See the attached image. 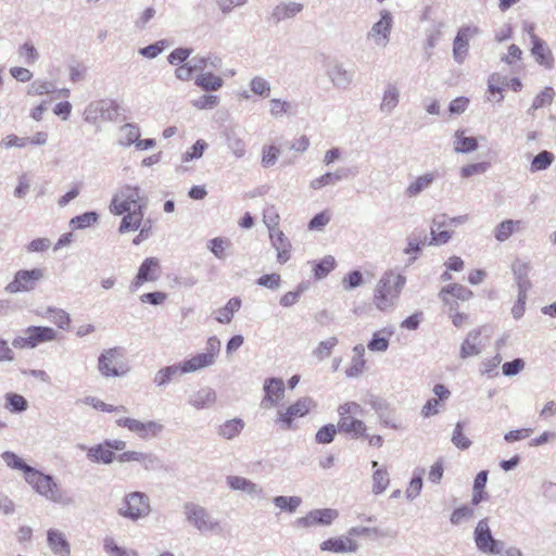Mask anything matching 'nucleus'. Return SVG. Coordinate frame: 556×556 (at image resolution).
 Masks as SVG:
<instances>
[{"mask_svg": "<svg viewBox=\"0 0 556 556\" xmlns=\"http://www.w3.org/2000/svg\"><path fill=\"white\" fill-rule=\"evenodd\" d=\"M406 283V277L393 270L386 271L379 279L374 295V303L379 311L393 309Z\"/></svg>", "mask_w": 556, "mask_h": 556, "instance_id": "obj_1", "label": "nucleus"}, {"mask_svg": "<svg viewBox=\"0 0 556 556\" xmlns=\"http://www.w3.org/2000/svg\"><path fill=\"white\" fill-rule=\"evenodd\" d=\"M25 481L47 501L64 506L73 503V500L65 495L52 476L46 475L36 468L31 470Z\"/></svg>", "mask_w": 556, "mask_h": 556, "instance_id": "obj_2", "label": "nucleus"}, {"mask_svg": "<svg viewBox=\"0 0 556 556\" xmlns=\"http://www.w3.org/2000/svg\"><path fill=\"white\" fill-rule=\"evenodd\" d=\"M338 413L340 419L338 422V430L353 438L367 437L366 425L357 417L362 415L363 408L355 402H348L339 406Z\"/></svg>", "mask_w": 556, "mask_h": 556, "instance_id": "obj_3", "label": "nucleus"}, {"mask_svg": "<svg viewBox=\"0 0 556 556\" xmlns=\"http://www.w3.org/2000/svg\"><path fill=\"white\" fill-rule=\"evenodd\" d=\"M146 206L147 200L141 195V189L139 187L125 186L114 194L110 204V211L114 215H123L137 207L143 211Z\"/></svg>", "mask_w": 556, "mask_h": 556, "instance_id": "obj_4", "label": "nucleus"}, {"mask_svg": "<svg viewBox=\"0 0 556 556\" xmlns=\"http://www.w3.org/2000/svg\"><path fill=\"white\" fill-rule=\"evenodd\" d=\"M98 370L104 378L123 377L129 367L124 362V351L115 346L104 350L98 357Z\"/></svg>", "mask_w": 556, "mask_h": 556, "instance_id": "obj_5", "label": "nucleus"}, {"mask_svg": "<svg viewBox=\"0 0 556 556\" xmlns=\"http://www.w3.org/2000/svg\"><path fill=\"white\" fill-rule=\"evenodd\" d=\"M473 541L477 549L488 556L501 554L505 543L496 540L490 528V519L482 518L473 530Z\"/></svg>", "mask_w": 556, "mask_h": 556, "instance_id": "obj_6", "label": "nucleus"}, {"mask_svg": "<svg viewBox=\"0 0 556 556\" xmlns=\"http://www.w3.org/2000/svg\"><path fill=\"white\" fill-rule=\"evenodd\" d=\"M220 352V340L213 336L206 341L205 351L198 353L189 359L182 361V369L186 374H191L207 367L213 366L216 363V358Z\"/></svg>", "mask_w": 556, "mask_h": 556, "instance_id": "obj_7", "label": "nucleus"}, {"mask_svg": "<svg viewBox=\"0 0 556 556\" xmlns=\"http://www.w3.org/2000/svg\"><path fill=\"white\" fill-rule=\"evenodd\" d=\"M151 511L149 496L139 491L130 492L123 498L118 514L132 521L147 517Z\"/></svg>", "mask_w": 556, "mask_h": 556, "instance_id": "obj_8", "label": "nucleus"}, {"mask_svg": "<svg viewBox=\"0 0 556 556\" xmlns=\"http://www.w3.org/2000/svg\"><path fill=\"white\" fill-rule=\"evenodd\" d=\"M184 514L187 521L200 532H215L219 529V522L211 516L205 507L197 503H185Z\"/></svg>", "mask_w": 556, "mask_h": 556, "instance_id": "obj_9", "label": "nucleus"}, {"mask_svg": "<svg viewBox=\"0 0 556 556\" xmlns=\"http://www.w3.org/2000/svg\"><path fill=\"white\" fill-rule=\"evenodd\" d=\"M315 407L316 403L312 397L303 396L288 406L286 410H278L276 422L280 424L282 429L291 430L294 419L304 417Z\"/></svg>", "mask_w": 556, "mask_h": 556, "instance_id": "obj_10", "label": "nucleus"}, {"mask_svg": "<svg viewBox=\"0 0 556 556\" xmlns=\"http://www.w3.org/2000/svg\"><path fill=\"white\" fill-rule=\"evenodd\" d=\"M45 278L42 268L21 269L15 273L14 279L7 285L5 291L14 294L20 292H28Z\"/></svg>", "mask_w": 556, "mask_h": 556, "instance_id": "obj_11", "label": "nucleus"}, {"mask_svg": "<svg viewBox=\"0 0 556 556\" xmlns=\"http://www.w3.org/2000/svg\"><path fill=\"white\" fill-rule=\"evenodd\" d=\"M56 332L53 328L30 326L25 330L24 337H17L13 340L12 345L17 349H34L43 342L53 341Z\"/></svg>", "mask_w": 556, "mask_h": 556, "instance_id": "obj_12", "label": "nucleus"}, {"mask_svg": "<svg viewBox=\"0 0 556 556\" xmlns=\"http://www.w3.org/2000/svg\"><path fill=\"white\" fill-rule=\"evenodd\" d=\"M84 116L88 123H96L99 118L115 121L118 116V104L110 99L93 101L85 109Z\"/></svg>", "mask_w": 556, "mask_h": 556, "instance_id": "obj_13", "label": "nucleus"}, {"mask_svg": "<svg viewBox=\"0 0 556 556\" xmlns=\"http://www.w3.org/2000/svg\"><path fill=\"white\" fill-rule=\"evenodd\" d=\"M116 424L119 427L127 428L130 432L136 433L142 440H148L149 438L159 435L164 428L162 424L154 420L142 422L129 417L118 418Z\"/></svg>", "mask_w": 556, "mask_h": 556, "instance_id": "obj_14", "label": "nucleus"}, {"mask_svg": "<svg viewBox=\"0 0 556 556\" xmlns=\"http://www.w3.org/2000/svg\"><path fill=\"white\" fill-rule=\"evenodd\" d=\"M393 17L390 11L382 10L380 20L376 22L367 33V39L378 47H386L390 41Z\"/></svg>", "mask_w": 556, "mask_h": 556, "instance_id": "obj_15", "label": "nucleus"}, {"mask_svg": "<svg viewBox=\"0 0 556 556\" xmlns=\"http://www.w3.org/2000/svg\"><path fill=\"white\" fill-rule=\"evenodd\" d=\"M264 397L261 401V407L269 409L277 407L285 396V382L281 378H268L264 382Z\"/></svg>", "mask_w": 556, "mask_h": 556, "instance_id": "obj_16", "label": "nucleus"}, {"mask_svg": "<svg viewBox=\"0 0 556 556\" xmlns=\"http://www.w3.org/2000/svg\"><path fill=\"white\" fill-rule=\"evenodd\" d=\"M478 34V27L463 26L458 29L453 41V58L456 63H464L469 50V39Z\"/></svg>", "mask_w": 556, "mask_h": 556, "instance_id": "obj_17", "label": "nucleus"}, {"mask_svg": "<svg viewBox=\"0 0 556 556\" xmlns=\"http://www.w3.org/2000/svg\"><path fill=\"white\" fill-rule=\"evenodd\" d=\"M339 516L338 510L332 508L313 509L304 517L296 520V525L302 528H309L313 526H329Z\"/></svg>", "mask_w": 556, "mask_h": 556, "instance_id": "obj_18", "label": "nucleus"}, {"mask_svg": "<svg viewBox=\"0 0 556 556\" xmlns=\"http://www.w3.org/2000/svg\"><path fill=\"white\" fill-rule=\"evenodd\" d=\"M160 262L156 257H148L140 265L135 279L131 281L130 291H136L144 282L155 281L159 278Z\"/></svg>", "mask_w": 556, "mask_h": 556, "instance_id": "obj_19", "label": "nucleus"}, {"mask_svg": "<svg viewBox=\"0 0 556 556\" xmlns=\"http://www.w3.org/2000/svg\"><path fill=\"white\" fill-rule=\"evenodd\" d=\"M530 270L531 266L529 262L516 260L511 264V271L514 275V280L517 287L518 294L528 295L529 290L532 288V282L529 279Z\"/></svg>", "mask_w": 556, "mask_h": 556, "instance_id": "obj_20", "label": "nucleus"}, {"mask_svg": "<svg viewBox=\"0 0 556 556\" xmlns=\"http://www.w3.org/2000/svg\"><path fill=\"white\" fill-rule=\"evenodd\" d=\"M358 547V543L350 538L349 534L330 538L319 545L320 551L332 553H356Z\"/></svg>", "mask_w": 556, "mask_h": 556, "instance_id": "obj_21", "label": "nucleus"}, {"mask_svg": "<svg viewBox=\"0 0 556 556\" xmlns=\"http://www.w3.org/2000/svg\"><path fill=\"white\" fill-rule=\"evenodd\" d=\"M531 53L535 61L546 68H552L554 65V58L545 41L539 38L535 34H531Z\"/></svg>", "mask_w": 556, "mask_h": 556, "instance_id": "obj_22", "label": "nucleus"}, {"mask_svg": "<svg viewBox=\"0 0 556 556\" xmlns=\"http://www.w3.org/2000/svg\"><path fill=\"white\" fill-rule=\"evenodd\" d=\"M217 401V394L215 390L210 387H204L194 392L188 403L195 409H207L214 406Z\"/></svg>", "mask_w": 556, "mask_h": 556, "instance_id": "obj_23", "label": "nucleus"}, {"mask_svg": "<svg viewBox=\"0 0 556 556\" xmlns=\"http://www.w3.org/2000/svg\"><path fill=\"white\" fill-rule=\"evenodd\" d=\"M226 482L231 490L242 491L252 497H260L263 493L258 484L240 476H228Z\"/></svg>", "mask_w": 556, "mask_h": 556, "instance_id": "obj_24", "label": "nucleus"}, {"mask_svg": "<svg viewBox=\"0 0 556 556\" xmlns=\"http://www.w3.org/2000/svg\"><path fill=\"white\" fill-rule=\"evenodd\" d=\"M438 174L435 172H428L418 177H416L409 185L405 188V195L407 198H416L425 190L429 189L431 185L437 179Z\"/></svg>", "mask_w": 556, "mask_h": 556, "instance_id": "obj_25", "label": "nucleus"}, {"mask_svg": "<svg viewBox=\"0 0 556 556\" xmlns=\"http://www.w3.org/2000/svg\"><path fill=\"white\" fill-rule=\"evenodd\" d=\"M446 294H451L462 301L469 300L473 295L471 290L458 283H452L442 288V290L439 293V296L445 304L450 305L451 311H455L458 306V303L450 302L448 299L446 298Z\"/></svg>", "mask_w": 556, "mask_h": 556, "instance_id": "obj_26", "label": "nucleus"}, {"mask_svg": "<svg viewBox=\"0 0 556 556\" xmlns=\"http://www.w3.org/2000/svg\"><path fill=\"white\" fill-rule=\"evenodd\" d=\"M186 372L182 369V364L177 363L169 366H165L161 369H159L154 377H153V383L157 388H165L168 383H170L173 380H175L178 376L185 375Z\"/></svg>", "mask_w": 556, "mask_h": 556, "instance_id": "obj_27", "label": "nucleus"}, {"mask_svg": "<svg viewBox=\"0 0 556 556\" xmlns=\"http://www.w3.org/2000/svg\"><path fill=\"white\" fill-rule=\"evenodd\" d=\"M400 102V89L394 83H388L384 87L380 111L384 115H390Z\"/></svg>", "mask_w": 556, "mask_h": 556, "instance_id": "obj_28", "label": "nucleus"}, {"mask_svg": "<svg viewBox=\"0 0 556 556\" xmlns=\"http://www.w3.org/2000/svg\"><path fill=\"white\" fill-rule=\"evenodd\" d=\"M327 75L334 87L346 89L353 81V72L344 68L342 64H334L327 71Z\"/></svg>", "mask_w": 556, "mask_h": 556, "instance_id": "obj_29", "label": "nucleus"}, {"mask_svg": "<svg viewBox=\"0 0 556 556\" xmlns=\"http://www.w3.org/2000/svg\"><path fill=\"white\" fill-rule=\"evenodd\" d=\"M407 247L404 253L409 255L407 266L412 265L421 253V248L427 243V236L425 231L413 232L407 237Z\"/></svg>", "mask_w": 556, "mask_h": 556, "instance_id": "obj_30", "label": "nucleus"}, {"mask_svg": "<svg viewBox=\"0 0 556 556\" xmlns=\"http://www.w3.org/2000/svg\"><path fill=\"white\" fill-rule=\"evenodd\" d=\"M349 176H350V169L341 167V168H338L333 173L328 172V173L321 175L320 177L313 179L309 182V187L314 190H319L326 186L334 185L338 181L348 179Z\"/></svg>", "mask_w": 556, "mask_h": 556, "instance_id": "obj_31", "label": "nucleus"}, {"mask_svg": "<svg viewBox=\"0 0 556 556\" xmlns=\"http://www.w3.org/2000/svg\"><path fill=\"white\" fill-rule=\"evenodd\" d=\"M87 457L92 463L110 465L117 456L106 446L104 441L101 444L89 447L87 450Z\"/></svg>", "mask_w": 556, "mask_h": 556, "instance_id": "obj_32", "label": "nucleus"}, {"mask_svg": "<svg viewBox=\"0 0 556 556\" xmlns=\"http://www.w3.org/2000/svg\"><path fill=\"white\" fill-rule=\"evenodd\" d=\"M303 10V4L298 2H281L276 5L271 12V18L275 23L292 18Z\"/></svg>", "mask_w": 556, "mask_h": 556, "instance_id": "obj_33", "label": "nucleus"}, {"mask_svg": "<svg viewBox=\"0 0 556 556\" xmlns=\"http://www.w3.org/2000/svg\"><path fill=\"white\" fill-rule=\"evenodd\" d=\"M481 330L475 329L468 332L467 338L460 345L459 356L465 359L481 353L480 349Z\"/></svg>", "mask_w": 556, "mask_h": 556, "instance_id": "obj_34", "label": "nucleus"}, {"mask_svg": "<svg viewBox=\"0 0 556 556\" xmlns=\"http://www.w3.org/2000/svg\"><path fill=\"white\" fill-rule=\"evenodd\" d=\"M48 544L56 556H70L71 548L64 534L58 530L48 531Z\"/></svg>", "mask_w": 556, "mask_h": 556, "instance_id": "obj_35", "label": "nucleus"}, {"mask_svg": "<svg viewBox=\"0 0 556 556\" xmlns=\"http://www.w3.org/2000/svg\"><path fill=\"white\" fill-rule=\"evenodd\" d=\"M197 87L206 92L217 91L224 86V79L212 72L200 73L194 78Z\"/></svg>", "mask_w": 556, "mask_h": 556, "instance_id": "obj_36", "label": "nucleus"}, {"mask_svg": "<svg viewBox=\"0 0 556 556\" xmlns=\"http://www.w3.org/2000/svg\"><path fill=\"white\" fill-rule=\"evenodd\" d=\"M143 220V211L134 208L131 212H126L118 227L119 233L136 231L140 228Z\"/></svg>", "mask_w": 556, "mask_h": 556, "instance_id": "obj_37", "label": "nucleus"}, {"mask_svg": "<svg viewBox=\"0 0 556 556\" xmlns=\"http://www.w3.org/2000/svg\"><path fill=\"white\" fill-rule=\"evenodd\" d=\"M269 113L274 118H281L283 115H294L296 105L293 102L274 98L269 101Z\"/></svg>", "mask_w": 556, "mask_h": 556, "instance_id": "obj_38", "label": "nucleus"}, {"mask_svg": "<svg viewBox=\"0 0 556 556\" xmlns=\"http://www.w3.org/2000/svg\"><path fill=\"white\" fill-rule=\"evenodd\" d=\"M244 421L241 418L226 420L218 428V434L227 440L238 437L244 428Z\"/></svg>", "mask_w": 556, "mask_h": 556, "instance_id": "obj_39", "label": "nucleus"}, {"mask_svg": "<svg viewBox=\"0 0 556 556\" xmlns=\"http://www.w3.org/2000/svg\"><path fill=\"white\" fill-rule=\"evenodd\" d=\"M464 130L455 132L454 150L457 153H470L478 149V141L475 137H465Z\"/></svg>", "mask_w": 556, "mask_h": 556, "instance_id": "obj_40", "label": "nucleus"}, {"mask_svg": "<svg viewBox=\"0 0 556 556\" xmlns=\"http://www.w3.org/2000/svg\"><path fill=\"white\" fill-rule=\"evenodd\" d=\"M240 306L241 300L239 298H231L224 307L216 311V320L220 324H229Z\"/></svg>", "mask_w": 556, "mask_h": 556, "instance_id": "obj_41", "label": "nucleus"}, {"mask_svg": "<svg viewBox=\"0 0 556 556\" xmlns=\"http://www.w3.org/2000/svg\"><path fill=\"white\" fill-rule=\"evenodd\" d=\"M393 334L392 330L382 329L374 333L367 348L371 352H386L389 348V337Z\"/></svg>", "mask_w": 556, "mask_h": 556, "instance_id": "obj_42", "label": "nucleus"}, {"mask_svg": "<svg viewBox=\"0 0 556 556\" xmlns=\"http://www.w3.org/2000/svg\"><path fill=\"white\" fill-rule=\"evenodd\" d=\"M1 458L7 464L8 467L23 471L25 479L34 469V467L27 465L20 456H17L13 452H3Z\"/></svg>", "mask_w": 556, "mask_h": 556, "instance_id": "obj_43", "label": "nucleus"}, {"mask_svg": "<svg viewBox=\"0 0 556 556\" xmlns=\"http://www.w3.org/2000/svg\"><path fill=\"white\" fill-rule=\"evenodd\" d=\"M193 63V70L197 72L204 73L203 71L207 67L219 68L222 67L223 61L218 55L207 54L206 56H193L191 59Z\"/></svg>", "mask_w": 556, "mask_h": 556, "instance_id": "obj_44", "label": "nucleus"}, {"mask_svg": "<svg viewBox=\"0 0 556 556\" xmlns=\"http://www.w3.org/2000/svg\"><path fill=\"white\" fill-rule=\"evenodd\" d=\"M521 220L506 219L501 222L494 229V237L497 241L504 242L509 239Z\"/></svg>", "mask_w": 556, "mask_h": 556, "instance_id": "obj_45", "label": "nucleus"}, {"mask_svg": "<svg viewBox=\"0 0 556 556\" xmlns=\"http://www.w3.org/2000/svg\"><path fill=\"white\" fill-rule=\"evenodd\" d=\"M555 156L552 152L543 150L538 153L531 161L530 172L538 173L547 169L554 162Z\"/></svg>", "mask_w": 556, "mask_h": 556, "instance_id": "obj_46", "label": "nucleus"}, {"mask_svg": "<svg viewBox=\"0 0 556 556\" xmlns=\"http://www.w3.org/2000/svg\"><path fill=\"white\" fill-rule=\"evenodd\" d=\"M140 138V129L135 124H125L121 127V138L118 140L121 146L129 147L137 143Z\"/></svg>", "mask_w": 556, "mask_h": 556, "instance_id": "obj_47", "label": "nucleus"}, {"mask_svg": "<svg viewBox=\"0 0 556 556\" xmlns=\"http://www.w3.org/2000/svg\"><path fill=\"white\" fill-rule=\"evenodd\" d=\"M390 483L389 472L386 468H377L372 475V493L378 495L384 492Z\"/></svg>", "mask_w": 556, "mask_h": 556, "instance_id": "obj_48", "label": "nucleus"}, {"mask_svg": "<svg viewBox=\"0 0 556 556\" xmlns=\"http://www.w3.org/2000/svg\"><path fill=\"white\" fill-rule=\"evenodd\" d=\"M45 316L61 329H66L71 323L70 314L61 308L48 307Z\"/></svg>", "mask_w": 556, "mask_h": 556, "instance_id": "obj_49", "label": "nucleus"}, {"mask_svg": "<svg viewBox=\"0 0 556 556\" xmlns=\"http://www.w3.org/2000/svg\"><path fill=\"white\" fill-rule=\"evenodd\" d=\"M5 408L11 413H23L28 408V402L17 393L5 394Z\"/></svg>", "mask_w": 556, "mask_h": 556, "instance_id": "obj_50", "label": "nucleus"}, {"mask_svg": "<svg viewBox=\"0 0 556 556\" xmlns=\"http://www.w3.org/2000/svg\"><path fill=\"white\" fill-rule=\"evenodd\" d=\"M249 86H250L251 91L255 96H258L262 98L269 97L271 86H270V83L266 78H264L262 76H255L250 80Z\"/></svg>", "mask_w": 556, "mask_h": 556, "instance_id": "obj_51", "label": "nucleus"}, {"mask_svg": "<svg viewBox=\"0 0 556 556\" xmlns=\"http://www.w3.org/2000/svg\"><path fill=\"white\" fill-rule=\"evenodd\" d=\"M554 99V90L552 87H545L533 100L531 108L528 110L529 114L538 109L551 105Z\"/></svg>", "mask_w": 556, "mask_h": 556, "instance_id": "obj_52", "label": "nucleus"}, {"mask_svg": "<svg viewBox=\"0 0 556 556\" xmlns=\"http://www.w3.org/2000/svg\"><path fill=\"white\" fill-rule=\"evenodd\" d=\"M103 548L109 556H138L137 552L118 546L111 536L104 539Z\"/></svg>", "mask_w": 556, "mask_h": 556, "instance_id": "obj_53", "label": "nucleus"}, {"mask_svg": "<svg viewBox=\"0 0 556 556\" xmlns=\"http://www.w3.org/2000/svg\"><path fill=\"white\" fill-rule=\"evenodd\" d=\"M338 344V339L336 337H330L324 341H320L317 348L313 351V355L318 361H324L329 357L332 349Z\"/></svg>", "mask_w": 556, "mask_h": 556, "instance_id": "obj_54", "label": "nucleus"}, {"mask_svg": "<svg viewBox=\"0 0 556 556\" xmlns=\"http://www.w3.org/2000/svg\"><path fill=\"white\" fill-rule=\"evenodd\" d=\"M463 430L464 424L462 421L456 422L451 441L457 448L464 451L469 448L472 442L464 434Z\"/></svg>", "mask_w": 556, "mask_h": 556, "instance_id": "obj_55", "label": "nucleus"}, {"mask_svg": "<svg viewBox=\"0 0 556 556\" xmlns=\"http://www.w3.org/2000/svg\"><path fill=\"white\" fill-rule=\"evenodd\" d=\"M302 500L298 496H283L279 495L274 497V504L283 510L293 513L301 505Z\"/></svg>", "mask_w": 556, "mask_h": 556, "instance_id": "obj_56", "label": "nucleus"}, {"mask_svg": "<svg viewBox=\"0 0 556 556\" xmlns=\"http://www.w3.org/2000/svg\"><path fill=\"white\" fill-rule=\"evenodd\" d=\"M191 104L198 110H212L219 104V98L215 94H202L193 99Z\"/></svg>", "mask_w": 556, "mask_h": 556, "instance_id": "obj_57", "label": "nucleus"}, {"mask_svg": "<svg viewBox=\"0 0 556 556\" xmlns=\"http://www.w3.org/2000/svg\"><path fill=\"white\" fill-rule=\"evenodd\" d=\"M55 90H56L55 85L53 83L48 81V80L36 79L35 81H33L30 84L28 93L36 94V96H42V94L52 93Z\"/></svg>", "mask_w": 556, "mask_h": 556, "instance_id": "obj_58", "label": "nucleus"}, {"mask_svg": "<svg viewBox=\"0 0 556 556\" xmlns=\"http://www.w3.org/2000/svg\"><path fill=\"white\" fill-rule=\"evenodd\" d=\"M98 214L96 212H86L81 215L75 216L71 219V225L77 229H85L98 222Z\"/></svg>", "mask_w": 556, "mask_h": 556, "instance_id": "obj_59", "label": "nucleus"}, {"mask_svg": "<svg viewBox=\"0 0 556 556\" xmlns=\"http://www.w3.org/2000/svg\"><path fill=\"white\" fill-rule=\"evenodd\" d=\"M139 464L146 471H156L162 468L161 458L152 452H144Z\"/></svg>", "mask_w": 556, "mask_h": 556, "instance_id": "obj_60", "label": "nucleus"}, {"mask_svg": "<svg viewBox=\"0 0 556 556\" xmlns=\"http://www.w3.org/2000/svg\"><path fill=\"white\" fill-rule=\"evenodd\" d=\"M227 147L238 159L243 157L245 154L244 141L235 134L227 135Z\"/></svg>", "mask_w": 556, "mask_h": 556, "instance_id": "obj_61", "label": "nucleus"}, {"mask_svg": "<svg viewBox=\"0 0 556 556\" xmlns=\"http://www.w3.org/2000/svg\"><path fill=\"white\" fill-rule=\"evenodd\" d=\"M334 265H336V261L332 256H330V255L325 256L321 261H319L315 265V268H314L315 277L317 279H321V278L326 277L334 268Z\"/></svg>", "mask_w": 556, "mask_h": 556, "instance_id": "obj_62", "label": "nucleus"}, {"mask_svg": "<svg viewBox=\"0 0 556 556\" xmlns=\"http://www.w3.org/2000/svg\"><path fill=\"white\" fill-rule=\"evenodd\" d=\"M18 54L24 59L26 64H35L39 59V53L35 46L30 42L23 43L18 49Z\"/></svg>", "mask_w": 556, "mask_h": 556, "instance_id": "obj_63", "label": "nucleus"}, {"mask_svg": "<svg viewBox=\"0 0 556 556\" xmlns=\"http://www.w3.org/2000/svg\"><path fill=\"white\" fill-rule=\"evenodd\" d=\"M337 430L338 428L332 424L321 427L316 433V441L320 444H328L332 442Z\"/></svg>", "mask_w": 556, "mask_h": 556, "instance_id": "obj_64", "label": "nucleus"}]
</instances>
